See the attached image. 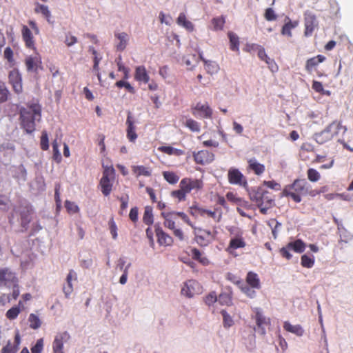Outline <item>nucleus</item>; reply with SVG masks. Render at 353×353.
<instances>
[{"instance_id":"obj_1","label":"nucleus","mask_w":353,"mask_h":353,"mask_svg":"<svg viewBox=\"0 0 353 353\" xmlns=\"http://www.w3.org/2000/svg\"><path fill=\"white\" fill-rule=\"evenodd\" d=\"M41 119V107L38 103H28L20 109V123L26 133L31 134L36 129V121Z\"/></svg>"},{"instance_id":"obj_2","label":"nucleus","mask_w":353,"mask_h":353,"mask_svg":"<svg viewBox=\"0 0 353 353\" xmlns=\"http://www.w3.org/2000/svg\"><path fill=\"white\" fill-rule=\"evenodd\" d=\"M310 184L303 179H296L294 181L286 185L282 192L281 196L291 199L294 202H301L303 196L310 195Z\"/></svg>"},{"instance_id":"obj_3","label":"nucleus","mask_w":353,"mask_h":353,"mask_svg":"<svg viewBox=\"0 0 353 353\" xmlns=\"http://www.w3.org/2000/svg\"><path fill=\"white\" fill-rule=\"evenodd\" d=\"M194 241L201 246L206 247L211 244L216 239L218 232L216 228L213 229H205L201 227H193Z\"/></svg>"},{"instance_id":"obj_4","label":"nucleus","mask_w":353,"mask_h":353,"mask_svg":"<svg viewBox=\"0 0 353 353\" xmlns=\"http://www.w3.org/2000/svg\"><path fill=\"white\" fill-rule=\"evenodd\" d=\"M228 231L231 235V239L226 249L227 252L232 253L234 250L244 248L246 246L243 232L240 228L232 227L228 229Z\"/></svg>"},{"instance_id":"obj_5","label":"nucleus","mask_w":353,"mask_h":353,"mask_svg":"<svg viewBox=\"0 0 353 353\" xmlns=\"http://www.w3.org/2000/svg\"><path fill=\"white\" fill-rule=\"evenodd\" d=\"M115 170L112 166H103V176L99 185L104 196H108L112 192Z\"/></svg>"},{"instance_id":"obj_6","label":"nucleus","mask_w":353,"mask_h":353,"mask_svg":"<svg viewBox=\"0 0 353 353\" xmlns=\"http://www.w3.org/2000/svg\"><path fill=\"white\" fill-rule=\"evenodd\" d=\"M16 283L19 281L14 272L9 268H0V287L10 288Z\"/></svg>"},{"instance_id":"obj_7","label":"nucleus","mask_w":353,"mask_h":353,"mask_svg":"<svg viewBox=\"0 0 353 353\" xmlns=\"http://www.w3.org/2000/svg\"><path fill=\"white\" fill-rule=\"evenodd\" d=\"M193 214L201 216L212 218L216 223H219L222 219V212L218 209L214 210H207L203 208L194 206L191 208Z\"/></svg>"},{"instance_id":"obj_8","label":"nucleus","mask_w":353,"mask_h":353,"mask_svg":"<svg viewBox=\"0 0 353 353\" xmlns=\"http://www.w3.org/2000/svg\"><path fill=\"white\" fill-rule=\"evenodd\" d=\"M228 179L230 184L243 187L248 185L245 176L236 168H231L228 172Z\"/></svg>"},{"instance_id":"obj_9","label":"nucleus","mask_w":353,"mask_h":353,"mask_svg":"<svg viewBox=\"0 0 353 353\" xmlns=\"http://www.w3.org/2000/svg\"><path fill=\"white\" fill-rule=\"evenodd\" d=\"M304 35L307 37L312 36L314 30L318 27V21L314 14L305 12L304 14Z\"/></svg>"},{"instance_id":"obj_10","label":"nucleus","mask_w":353,"mask_h":353,"mask_svg":"<svg viewBox=\"0 0 353 353\" xmlns=\"http://www.w3.org/2000/svg\"><path fill=\"white\" fill-rule=\"evenodd\" d=\"M179 186H182L188 194L192 190H201L203 188V182L202 179L185 177L181 179Z\"/></svg>"},{"instance_id":"obj_11","label":"nucleus","mask_w":353,"mask_h":353,"mask_svg":"<svg viewBox=\"0 0 353 353\" xmlns=\"http://www.w3.org/2000/svg\"><path fill=\"white\" fill-rule=\"evenodd\" d=\"M70 339L69 333L66 331L58 333L52 343L53 353H64L63 345L64 343L68 341Z\"/></svg>"},{"instance_id":"obj_12","label":"nucleus","mask_w":353,"mask_h":353,"mask_svg":"<svg viewBox=\"0 0 353 353\" xmlns=\"http://www.w3.org/2000/svg\"><path fill=\"white\" fill-rule=\"evenodd\" d=\"M201 292V286L195 280H189L185 283L184 286L181 289V294L187 297H192L195 294Z\"/></svg>"},{"instance_id":"obj_13","label":"nucleus","mask_w":353,"mask_h":353,"mask_svg":"<svg viewBox=\"0 0 353 353\" xmlns=\"http://www.w3.org/2000/svg\"><path fill=\"white\" fill-rule=\"evenodd\" d=\"M193 158L196 164L203 165L212 163L214 159V154L207 150H202L194 152Z\"/></svg>"},{"instance_id":"obj_14","label":"nucleus","mask_w":353,"mask_h":353,"mask_svg":"<svg viewBox=\"0 0 353 353\" xmlns=\"http://www.w3.org/2000/svg\"><path fill=\"white\" fill-rule=\"evenodd\" d=\"M25 65L28 72L38 73L39 70L43 68L41 58L38 54L27 57L25 59Z\"/></svg>"},{"instance_id":"obj_15","label":"nucleus","mask_w":353,"mask_h":353,"mask_svg":"<svg viewBox=\"0 0 353 353\" xmlns=\"http://www.w3.org/2000/svg\"><path fill=\"white\" fill-rule=\"evenodd\" d=\"M9 83L12 85V89L17 94L23 91L22 79L19 72L14 69L10 72L8 75Z\"/></svg>"},{"instance_id":"obj_16","label":"nucleus","mask_w":353,"mask_h":353,"mask_svg":"<svg viewBox=\"0 0 353 353\" xmlns=\"http://www.w3.org/2000/svg\"><path fill=\"white\" fill-rule=\"evenodd\" d=\"M157 242L160 245L170 246L173 243V239L166 234L159 224L154 225Z\"/></svg>"},{"instance_id":"obj_17","label":"nucleus","mask_w":353,"mask_h":353,"mask_svg":"<svg viewBox=\"0 0 353 353\" xmlns=\"http://www.w3.org/2000/svg\"><path fill=\"white\" fill-rule=\"evenodd\" d=\"M274 205V199L271 194L265 190V193L261 196V201L259 203L258 208L260 212L266 214L269 209L272 208Z\"/></svg>"},{"instance_id":"obj_18","label":"nucleus","mask_w":353,"mask_h":353,"mask_svg":"<svg viewBox=\"0 0 353 353\" xmlns=\"http://www.w3.org/2000/svg\"><path fill=\"white\" fill-rule=\"evenodd\" d=\"M22 39L25 43L26 47L35 50V42L34 37L30 28L27 26H22L21 28Z\"/></svg>"},{"instance_id":"obj_19","label":"nucleus","mask_w":353,"mask_h":353,"mask_svg":"<svg viewBox=\"0 0 353 353\" xmlns=\"http://www.w3.org/2000/svg\"><path fill=\"white\" fill-rule=\"evenodd\" d=\"M126 125L127 138L130 142H134L137 138V134L135 131L136 127L134 125V121L130 112H128L126 119Z\"/></svg>"},{"instance_id":"obj_20","label":"nucleus","mask_w":353,"mask_h":353,"mask_svg":"<svg viewBox=\"0 0 353 353\" xmlns=\"http://www.w3.org/2000/svg\"><path fill=\"white\" fill-rule=\"evenodd\" d=\"M134 79L139 82L148 83L150 81L149 74L144 65L136 67L134 72Z\"/></svg>"},{"instance_id":"obj_21","label":"nucleus","mask_w":353,"mask_h":353,"mask_svg":"<svg viewBox=\"0 0 353 353\" xmlns=\"http://www.w3.org/2000/svg\"><path fill=\"white\" fill-rule=\"evenodd\" d=\"M326 57L321 54L308 59L305 63V70L309 73L312 72L319 63H323Z\"/></svg>"},{"instance_id":"obj_22","label":"nucleus","mask_w":353,"mask_h":353,"mask_svg":"<svg viewBox=\"0 0 353 353\" xmlns=\"http://www.w3.org/2000/svg\"><path fill=\"white\" fill-rule=\"evenodd\" d=\"M332 138L337 137L339 134H344L347 131V128L342 125L341 122L334 121L331 123L328 126Z\"/></svg>"},{"instance_id":"obj_23","label":"nucleus","mask_w":353,"mask_h":353,"mask_svg":"<svg viewBox=\"0 0 353 353\" xmlns=\"http://www.w3.org/2000/svg\"><path fill=\"white\" fill-rule=\"evenodd\" d=\"M285 23L283 26L281 28V34L284 36H288V37H292V30L295 28L299 26V21H291V19L289 17H286Z\"/></svg>"},{"instance_id":"obj_24","label":"nucleus","mask_w":353,"mask_h":353,"mask_svg":"<svg viewBox=\"0 0 353 353\" xmlns=\"http://www.w3.org/2000/svg\"><path fill=\"white\" fill-rule=\"evenodd\" d=\"M265 193V190L261 187L253 188L249 192V196L252 201L256 203L257 207L261 201V196Z\"/></svg>"},{"instance_id":"obj_25","label":"nucleus","mask_w":353,"mask_h":353,"mask_svg":"<svg viewBox=\"0 0 353 353\" xmlns=\"http://www.w3.org/2000/svg\"><path fill=\"white\" fill-rule=\"evenodd\" d=\"M256 323L259 329L261 330V334H265V327L270 325V319L264 316L261 313L256 312Z\"/></svg>"},{"instance_id":"obj_26","label":"nucleus","mask_w":353,"mask_h":353,"mask_svg":"<svg viewBox=\"0 0 353 353\" xmlns=\"http://www.w3.org/2000/svg\"><path fill=\"white\" fill-rule=\"evenodd\" d=\"M246 285L251 288L259 290L261 288V282L258 274L254 272H248L245 278Z\"/></svg>"},{"instance_id":"obj_27","label":"nucleus","mask_w":353,"mask_h":353,"mask_svg":"<svg viewBox=\"0 0 353 353\" xmlns=\"http://www.w3.org/2000/svg\"><path fill=\"white\" fill-rule=\"evenodd\" d=\"M248 168L254 172L256 175H261L265 170V167L263 164L259 163L255 159L248 160Z\"/></svg>"},{"instance_id":"obj_28","label":"nucleus","mask_w":353,"mask_h":353,"mask_svg":"<svg viewBox=\"0 0 353 353\" xmlns=\"http://www.w3.org/2000/svg\"><path fill=\"white\" fill-rule=\"evenodd\" d=\"M176 23L179 26L183 27L189 32H192L194 29L193 23L187 19L185 13L181 12L179 14Z\"/></svg>"},{"instance_id":"obj_29","label":"nucleus","mask_w":353,"mask_h":353,"mask_svg":"<svg viewBox=\"0 0 353 353\" xmlns=\"http://www.w3.org/2000/svg\"><path fill=\"white\" fill-rule=\"evenodd\" d=\"M132 171L137 177L140 176H150L152 174V170L143 165H133L132 166Z\"/></svg>"},{"instance_id":"obj_30","label":"nucleus","mask_w":353,"mask_h":353,"mask_svg":"<svg viewBox=\"0 0 353 353\" xmlns=\"http://www.w3.org/2000/svg\"><path fill=\"white\" fill-rule=\"evenodd\" d=\"M332 139V134L327 127L321 132L315 134V140L319 144H323Z\"/></svg>"},{"instance_id":"obj_31","label":"nucleus","mask_w":353,"mask_h":353,"mask_svg":"<svg viewBox=\"0 0 353 353\" xmlns=\"http://www.w3.org/2000/svg\"><path fill=\"white\" fill-rule=\"evenodd\" d=\"M236 284L239 286L242 292H243L249 298H254L256 296L254 288H251L250 285L245 284L242 281L238 280Z\"/></svg>"},{"instance_id":"obj_32","label":"nucleus","mask_w":353,"mask_h":353,"mask_svg":"<svg viewBox=\"0 0 353 353\" xmlns=\"http://www.w3.org/2000/svg\"><path fill=\"white\" fill-rule=\"evenodd\" d=\"M191 254L192 259L198 261L202 265H208L210 264L209 259L205 256H203L199 249L192 248Z\"/></svg>"},{"instance_id":"obj_33","label":"nucleus","mask_w":353,"mask_h":353,"mask_svg":"<svg viewBox=\"0 0 353 353\" xmlns=\"http://www.w3.org/2000/svg\"><path fill=\"white\" fill-rule=\"evenodd\" d=\"M158 150L168 155L181 156L184 154L183 150L171 146H160L158 148Z\"/></svg>"},{"instance_id":"obj_34","label":"nucleus","mask_w":353,"mask_h":353,"mask_svg":"<svg viewBox=\"0 0 353 353\" xmlns=\"http://www.w3.org/2000/svg\"><path fill=\"white\" fill-rule=\"evenodd\" d=\"M283 328L286 331L295 334L297 336H302L304 332L302 327L300 325H294L290 323L289 322L284 323Z\"/></svg>"},{"instance_id":"obj_35","label":"nucleus","mask_w":353,"mask_h":353,"mask_svg":"<svg viewBox=\"0 0 353 353\" xmlns=\"http://www.w3.org/2000/svg\"><path fill=\"white\" fill-rule=\"evenodd\" d=\"M34 12L36 13H41L49 23L51 22V13L47 6L37 3Z\"/></svg>"},{"instance_id":"obj_36","label":"nucleus","mask_w":353,"mask_h":353,"mask_svg":"<svg viewBox=\"0 0 353 353\" xmlns=\"http://www.w3.org/2000/svg\"><path fill=\"white\" fill-rule=\"evenodd\" d=\"M288 248H291L297 253H302L305 248V243L301 239H296L294 241H292L288 243Z\"/></svg>"},{"instance_id":"obj_37","label":"nucleus","mask_w":353,"mask_h":353,"mask_svg":"<svg viewBox=\"0 0 353 353\" xmlns=\"http://www.w3.org/2000/svg\"><path fill=\"white\" fill-rule=\"evenodd\" d=\"M195 110L201 112L205 118H211L212 110L208 104L198 103L195 106Z\"/></svg>"},{"instance_id":"obj_38","label":"nucleus","mask_w":353,"mask_h":353,"mask_svg":"<svg viewBox=\"0 0 353 353\" xmlns=\"http://www.w3.org/2000/svg\"><path fill=\"white\" fill-rule=\"evenodd\" d=\"M115 37L119 40L117 48L119 51H123L127 46L128 34L125 32L115 34Z\"/></svg>"},{"instance_id":"obj_39","label":"nucleus","mask_w":353,"mask_h":353,"mask_svg":"<svg viewBox=\"0 0 353 353\" xmlns=\"http://www.w3.org/2000/svg\"><path fill=\"white\" fill-rule=\"evenodd\" d=\"M217 301L222 305L230 306L232 304V298L230 293L223 292L217 297Z\"/></svg>"},{"instance_id":"obj_40","label":"nucleus","mask_w":353,"mask_h":353,"mask_svg":"<svg viewBox=\"0 0 353 353\" xmlns=\"http://www.w3.org/2000/svg\"><path fill=\"white\" fill-rule=\"evenodd\" d=\"M143 221L148 225H151L154 221V216L152 213V208L146 206L145 208L144 214L143 216Z\"/></svg>"},{"instance_id":"obj_41","label":"nucleus","mask_w":353,"mask_h":353,"mask_svg":"<svg viewBox=\"0 0 353 353\" xmlns=\"http://www.w3.org/2000/svg\"><path fill=\"white\" fill-rule=\"evenodd\" d=\"M10 95L6 83L0 81V103L6 102Z\"/></svg>"},{"instance_id":"obj_42","label":"nucleus","mask_w":353,"mask_h":353,"mask_svg":"<svg viewBox=\"0 0 353 353\" xmlns=\"http://www.w3.org/2000/svg\"><path fill=\"white\" fill-rule=\"evenodd\" d=\"M230 46V48L232 51L239 52V39L237 35L233 32L228 33Z\"/></svg>"},{"instance_id":"obj_43","label":"nucleus","mask_w":353,"mask_h":353,"mask_svg":"<svg viewBox=\"0 0 353 353\" xmlns=\"http://www.w3.org/2000/svg\"><path fill=\"white\" fill-rule=\"evenodd\" d=\"M179 190L172 191L170 195L172 198L176 199L178 201H183L186 199L188 192L183 189L182 186H179Z\"/></svg>"},{"instance_id":"obj_44","label":"nucleus","mask_w":353,"mask_h":353,"mask_svg":"<svg viewBox=\"0 0 353 353\" xmlns=\"http://www.w3.org/2000/svg\"><path fill=\"white\" fill-rule=\"evenodd\" d=\"M163 176L165 180L170 184H176L179 180V176L174 172L164 171Z\"/></svg>"},{"instance_id":"obj_45","label":"nucleus","mask_w":353,"mask_h":353,"mask_svg":"<svg viewBox=\"0 0 353 353\" xmlns=\"http://www.w3.org/2000/svg\"><path fill=\"white\" fill-rule=\"evenodd\" d=\"M21 215V226L25 230H27L28 225L31 221L30 215L31 212L27 209L26 211H23L20 214Z\"/></svg>"},{"instance_id":"obj_46","label":"nucleus","mask_w":353,"mask_h":353,"mask_svg":"<svg viewBox=\"0 0 353 353\" xmlns=\"http://www.w3.org/2000/svg\"><path fill=\"white\" fill-rule=\"evenodd\" d=\"M307 179L312 183L317 182L321 179V174L314 168H309L307 170Z\"/></svg>"},{"instance_id":"obj_47","label":"nucleus","mask_w":353,"mask_h":353,"mask_svg":"<svg viewBox=\"0 0 353 353\" xmlns=\"http://www.w3.org/2000/svg\"><path fill=\"white\" fill-rule=\"evenodd\" d=\"M30 327L33 330H37L40 327L41 321L38 316L34 314H30L28 317Z\"/></svg>"},{"instance_id":"obj_48","label":"nucleus","mask_w":353,"mask_h":353,"mask_svg":"<svg viewBox=\"0 0 353 353\" xmlns=\"http://www.w3.org/2000/svg\"><path fill=\"white\" fill-rule=\"evenodd\" d=\"M301 264L303 267L306 268H311L313 267L314 264V256H307V254H304L301 256Z\"/></svg>"},{"instance_id":"obj_49","label":"nucleus","mask_w":353,"mask_h":353,"mask_svg":"<svg viewBox=\"0 0 353 353\" xmlns=\"http://www.w3.org/2000/svg\"><path fill=\"white\" fill-rule=\"evenodd\" d=\"M172 215H173V213L171 212V213H168V214H165V213H162V216L164 217L165 219V221H164V225L173 230L174 229H175V222L172 219Z\"/></svg>"},{"instance_id":"obj_50","label":"nucleus","mask_w":353,"mask_h":353,"mask_svg":"<svg viewBox=\"0 0 353 353\" xmlns=\"http://www.w3.org/2000/svg\"><path fill=\"white\" fill-rule=\"evenodd\" d=\"M20 312V307L19 306H14L6 312V316L8 319L12 321L17 319Z\"/></svg>"},{"instance_id":"obj_51","label":"nucleus","mask_w":353,"mask_h":353,"mask_svg":"<svg viewBox=\"0 0 353 353\" xmlns=\"http://www.w3.org/2000/svg\"><path fill=\"white\" fill-rule=\"evenodd\" d=\"M199 59L204 63L206 70H210V66H212V71L218 70V69H219L218 65L214 61L206 60L203 56V52H199Z\"/></svg>"},{"instance_id":"obj_52","label":"nucleus","mask_w":353,"mask_h":353,"mask_svg":"<svg viewBox=\"0 0 353 353\" xmlns=\"http://www.w3.org/2000/svg\"><path fill=\"white\" fill-rule=\"evenodd\" d=\"M118 70L123 73V79H128L129 78L130 70L125 67L121 62V57L120 56L117 60Z\"/></svg>"},{"instance_id":"obj_53","label":"nucleus","mask_w":353,"mask_h":353,"mask_svg":"<svg viewBox=\"0 0 353 353\" xmlns=\"http://www.w3.org/2000/svg\"><path fill=\"white\" fill-rule=\"evenodd\" d=\"M212 23L215 30H221L224 26L225 18L223 16L213 18L212 19Z\"/></svg>"},{"instance_id":"obj_54","label":"nucleus","mask_w":353,"mask_h":353,"mask_svg":"<svg viewBox=\"0 0 353 353\" xmlns=\"http://www.w3.org/2000/svg\"><path fill=\"white\" fill-rule=\"evenodd\" d=\"M223 316V323L225 327H230L234 324V321L231 316L224 310L221 312Z\"/></svg>"},{"instance_id":"obj_55","label":"nucleus","mask_w":353,"mask_h":353,"mask_svg":"<svg viewBox=\"0 0 353 353\" xmlns=\"http://www.w3.org/2000/svg\"><path fill=\"white\" fill-rule=\"evenodd\" d=\"M40 145L41 148L43 150H47L49 148V140H48V134L46 131L43 130L41 133V140H40Z\"/></svg>"},{"instance_id":"obj_56","label":"nucleus","mask_w":353,"mask_h":353,"mask_svg":"<svg viewBox=\"0 0 353 353\" xmlns=\"http://www.w3.org/2000/svg\"><path fill=\"white\" fill-rule=\"evenodd\" d=\"M52 151H53V159L57 162L59 163L61 161V155L59 150V144L57 140H54L52 142Z\"/></svg>"},{"instance_id":"obj_57","label":"nucleus","mask_w":353,"mask_h":353,"mask_svg":"<svg viewBox=\"0 0 353 353\" xmlns=\"http://www.w3.org/2000/svg\"><path fill=\"white\" fill-rule=\"evenodd\" d=\"M65 207L67 210V211L70 214H74L77 213L79 211V208L77 205H76L75 203L66 201L65 203Z\"/></svg>"},{"instance_id":"obj_58","label":"nucleus","mask_w":353,"mask_h":353,"mask_svg":"<svg viewBox=\"0 0 353 353\" xmlns=\"http://www.w3.org/2000/svg\"><path fill=\"white\" fill-rule=\"evenodd\" d=\"M185 125L192 132H199L200 130L199 123L192 119H188Z\"/></svg>"},{"instance_id":"obj_59","label":"nucleus","mask_w":353,"mask_h":353,"mask_svg":"<svg viewBox=\"0 0 353 353\" xmlns=\"http://www.w3.org/2000/svg\"><path fill=\"white\" fill-rule=\"evenodd\" d=\"M264 17L267 21H272L277 19V15L272 8H268L265 11Z\"/></svg>"},{"instance_id":"obj_60","label":"nucleus","mask_w":353,"mask_h":353,"mask_svg":"<svg viewBox=\"0 0 353 353\" xmlns=\"http://www.w3.org/2000/svg\"><path fill=\"white\" fill-rule=\"evenodd\" d=\"M43 349V340L39 339L37 341L36 344L31 348L32 353H41Z\"/></svg>"},{"instance_id":"obj_61","label":"nucleus","mask_w":353,"mask_h":353,"mask_svg":"<svg viewBox=\"0 0 353 353\" xmlns=\"http://www.w3.org/2000/svg\"><path fill=\"white\" fill-rule=\"evenodd\" d=\"M18 347L12 345L10 341L2 348L1 353H16Z\"/></svg>"},{"instance_id":"obj_62","label":"nucleus","mask_w":353,"mask_h":353,"mask_svg":"<svg viewBox=\"0 0 353 353\" xmlns=\"http://www.w3.org/2000/svg\"><path fill=\"white\" fill-rule=\"evenodd\" d=\"M13 55V51L10 47L5 48L3 53L4 58L11 64H13L14 61Z\"/></svg>"},{"instance_id":"obj_63","label":"nucleus","mask_w":353,"mask_h":353,"mask_svg":"<svg viewBox=\"0 0 353 353\" xmlns=\"http://www.w3.org/2000/svg\"><path fill=\"white\" fill-rule=\"evenodd\" d=\"M108 224H109L110 231V233L112 234L113 239H117V226L113 218H112L109 221Z\"/></svg>"},{"instance_id":"obj_64","label":"nucleus","mask_w":353,"mask_h":353,"mask_svg":"<svg viewBox=\"0 0 353 353\" xmlns=\"http://www.w3.org/2000/svg\"><path fill=\"white\" fill-rule=\"evenodd\" d=\"M204 300L208 305H211L217 301V296L214 292H212L205 297Z\"/></svg>"}]
</instances>
